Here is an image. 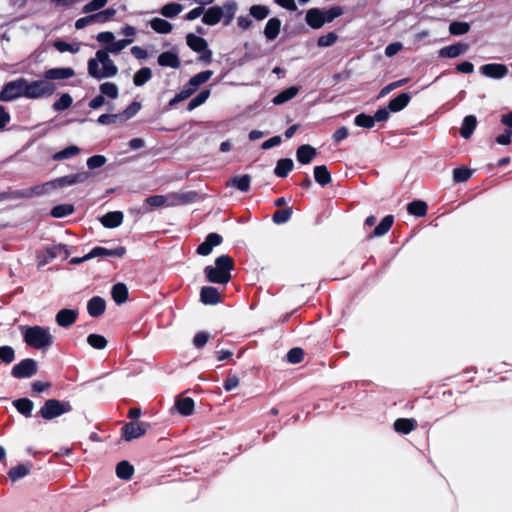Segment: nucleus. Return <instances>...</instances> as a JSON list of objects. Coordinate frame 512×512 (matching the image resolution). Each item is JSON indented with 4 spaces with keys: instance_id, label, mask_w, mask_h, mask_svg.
Listing matches in <instances>:
<instances>
[{
    "instance_id": "26",
    "label": "nucleus",
    "mask_w": 512,
    "mask_h": 512,
    "mask_svg": "<svg viewBox=\"0 0 512 512\" xmlns=\"http://www.w3.org/2000/svg\"><path fill=\"white\" fill-rule=\"evenodd\" d=\"M195 403L191 397L178 398L175 401V408L182 416H190L194 412Z\"/></svg>"
},
{
    "instance_id": "31",
    "label": "nucleus",
    "mask_w": 512,
    "mask_h": 512,
    "mask_svg": "<svg viewBox=\"0 0 512 512\" xmlns=\"http://www.w3.org/2000/svg\"><path fill=\"white\" fill-rule=\"evenodd\" d=\"M281 29V21L277 17L270 18L266 23L264 35L268 40H274L278 37Z\"/></svg>"
},
{
    "instance_id": "21",
    "label": "nucleus",
    "mask_w": 512,
    "mask_h": 512,
    "mask_svg": "<svg viewBox=\"0 0 512 512\" xmlns=\"http://www.w3.org/2000/svg\"><path fill=\"white\" fill-rule=\"evenodd\" d=\"M124 219L121 211H111L103 215L99 220L105 228L113 229L119 227Z\"/></svg>"
},
{
    "instance_id": "40",
    "label": "nucleus",
    "mask_w": 512,
    "mask_h": 512,
    "mask_svg": "<svg viewBox=\"0 0 512 512\" xmlns=\"http://www.w3.org/2000/svg\"><path fill=\"white\" fill-rule=\"evenodd\" d=\"M298 92H299V87H297V86H291L289 88H286L274 97L273 103L274 104L285 103V102L291 100L292 98H294L298 94Z\"/></svg>"
},
{
    "instance_id": "28",
    "label": "nucleus",
    "mask_w": 512,
    "mask_h": 512,
    "mask_svg": "<svg viewBox=\"0 0 512 512\" xmlns=\"http://www.w3.org/2000/svg\"><path fill=\"white\" fill-rule=\"evenodd\" d=\"M111 295L116 304L121 305L128 300L129 292L124 283H116L113 285Z\"/></svg>"
},
{
    "instance_id": "24",
    "label": "nucleus",
    "mask_w": 512,
    "mask_h": 512,
    "mask_svg": "<svg viewBox=\"0 0 512 512\" xmlns=\"http://www.w3.org/2000/svg\"><path fill=\"white\" fill-rule=\"evenodd\" d=\"M158 64L162 67H171L177 69L181 66L178 55L171 51H165L158 56Z\"/></svg>"
},
{
    "instance_id": "36",
    "label": "nucleus",
    "mask_w": 512,
    "mask_h": 512,
    "mask_svg": "<svg viewBox=\"0 0 512 512\" xmlns=\"http://www.w3.org/2000/svg\"><path fill=\"white\" fill-rule=\"evenodd\" d=\"M134 471V466L126 460L120 461L116 465V475L122 480H130L134 474Z\"/></svg>"
},
{
    "instance_id": "59",
    "label": "nucleus",
    "mask_w": 512,
    "mask_h": 512,
    "mask_svg": "<svg viewBox=\"0 0 512 512\" xmlns=\"http://www.w3.org/2000/svg\"><path fill=\"white\" fill-rule=\"evenodd\" d=\"M409 80H410L409 78H402L400 80L389 83L388 85H386L385 87H383L381 89L379 96L383 97V96L387 95L388 93H390L391 91H393L394 89H397L399 87L406 85L409 82Z\"/></svg>"
},
{
    "instance_id": "32",
    "label": "nucleus",
    "mask_w": 512,
    "mask_h": 512,
    "mask_svg": "<svg viewBox=\"0 0 512 512\" xmlns=\"http://www.w3.org/2000/svg\"><path fill=\"white\" fill-rule=\"evenodd\" d=\"M186 43L191 50L197 53L202 52V50H206L208 47L207 41L203 37L197 36L193 33H189L186 36Z\"/></svg>"
},
{
    "instance_id": "51",
    "label": "nucleus",
    "mask_w": 512,
    "mask_h": 512,
    "mask_svg": "<svg viewBox=\"0 0 512 512\" xmlns=\"http://www.w3.org/2000/svg\"><path fill=\"white\" fill-rule=\"evenodd\" d=\"M354 124L359 127L370 129L375 124V118L371 115L360 113L355 117Z\"/></svg>"
},
{
    "instance_id": "33",
    "label": "nucleus",
    "mask_w": 512,
    "mask_h": 512,
    "mask_svg": "<svg viewBox=\"0 0 512 512\" xmlns=\"http://www.w3.org/2000/svg\"><path fill=\"white\" fill-rule=\"evenodd\" d=\"M13 406L16 410L26 418L32 416L34 403L29 398H19L13 401Z\"/></svg>"
},
{
    "instance_id": "42",
    "label": "nucleus",
    "mask_w": 512,
    "mask_h": 512,
    "mask_svg": "<svg viewBox=\"0 0 512 512\" xmlns=\"http://www.w3.org/2000/svg\"><path fill=\"white\" fill-rule=\"evenodd\" d=\"M292 214H293L292 207L278 209L273 213L272 221L277 225L284 224L291 219Z\"/></svg>"
},
{
    "instance_id": "39",
    "label": "nucleus",
    "mask_w": 512,
    "mask_h": 512,
    "mask_svg": "<svg viewBox=\"0 0 512 512\" xmlns=\"http://www.w3.org/2000/svg\"><path fill=\"white\" fill-rule=\"evenodd\" d=\"M150 26L155 32L160 34H168L173 29V26L170 22L158 17L150 20Z\"/></svg>"
},
{
    "instance_id": "44",
    "label": "nucleus",
    "mask_w": 512,
    "mask_h": 512,
    "mask_svg": "<svg viewBox=\"0 0 512 512\" xmlns=\"http://www.w3.org/2000/svg\"><path fill=\"white\" fill-rule=\"evenodd\" d=\"M79 153H80V148L75 145H71V146H68V147L64 148L63 150L53 154L52 159L54 161H61L64 159H70V158L78 155Z\"/></svg>"
},
{
    "instance_id": "49",
    "label": "nucleus",
    "mask_w": 512,
    "mask_h": 512,
    "mask_svg": "<svg viewBox=\"0 0 512 512\" xmlns=\"http://www.w3.org/2000/svg\"><path fill=\"white\" fill-rule=\"evenodd\" d=\"M87 342L91 347L97 350L106 348L108 344L107 339L100 334H90L87 337Z\"/></svg>"
},
{
    "instance_id": "46",
    "label": "nucleus",
    "mask_w": 512,
    "mask_h": 512,
    "mask_svg": "<svg viewBox=\"0 0 512 512\" xmlns=\"http://www.w3.org/2000/svg\"><path fill=\"white\" fill-rule=\"evenodd\" d=\"M210 96V89H203L200 91V93L195 96L193 99H191L187 105V110L192 111L199 107L200 105L204 104L206 100Z\"/></svg>"
},
{
    "instance_id": "12",
    "label": "nucleus",
    "mask_w": 512,
    "mask_h": 512,
    "mask_svg": "<svg viewBox=\"0 0 512 512\" xmlns=\"http://www.w3.org/2000/svg\"><path fill=\"white\" fill-rule=\"evenodd\" d=\"M469 49L467 43L458 42L441 48L438 52L440 58H456Z\"/></svg>"
},
{
    "instance_id": "58",
    "label": "nucleus",
    "mask_w": 512,
    "mask_h": 512,
    "mask_svg": "<svg viewBox=\"0 0 512 512\" xmlns=\"http://www.w3.org/2000/svg\"><path fill=\"white\" fill-rule=\"evenodd\" d=\"M250 15L256 20H263L269 15V9L264 5H253L250 7Z\"/></svg>"
},
{
    "instance_id": "38",
    "label": "nucleus",
    "mask_w": 512,
    "mask_h": 512,
    "mask_svg": "<svg viewBox=\"0 0 512 512\" xmlns=\"http://www.w3.org/2000/svg\"><path fill=\"white\" fill-rule=\"evenodd\" d=\"M428 205L422 200H413L407 205V211L410 215L423 217L427 214Z\"/></svg>"
},
{
    "instance_id": "13",
    "label": "nucleus",
    "mask_w": 512,
    "mask_h": 512,
    "mask_svg": "<svg viewBox=\"0 0 512 512\" xmlns=\"http://www.w3.org/2000/svg\"><path fill=\"white\" fill-rule=\"evenodd\" d=\"M480 71L483 75L494 79L503 78L508 73L507 67L499 63L485 64L480 67Z\"/></svg>"
},
{
    "instance_id": "60",
    "label": "nucleus",
    "mask_w": 512,
    "mask_h": 512,
    "mask_svg": "<svg viewBox=\"0 0 512 512\" xmlns=\"http://www.w3.org/2000/svg\"><path fill=\"white\" fill-rule=\"evenodd\" d=\"M167 198L164 195H152L145 199V204H147L151 209L162 207L166 204Z\"/></svg>"
},
{
    "instance_id": "50",
    "label": "nucleus",
    "mask_w": 512,
    "mask_h": 512,
    "mask_svg": "<svg viewBox=\"0 0 512 512\" xmlns=\"http://www.w3.org/2000/svg\"><path fill=\"white\" fill-rule=\"evenodd\" d=\"M472 176V171L465 167H458L453 170V181L455 183H463L468 181Z\"/></svg>"
},
{
    "instance_id": "54",
    "label": "nucleus",
    "mask_w": 512,
    "mask_h": 512,
    "mask_svg": "<svg viewBox=\"0 0 512 512\" xmlns=\"http://www.w3.org/2000/svg\"><path fill=\"white\" fill-rule=\"evenodd\" d=\"M73 99L70 94L64 93L61 97L54 102L53 109L55 111H63L68 109L72 105Z\"/></svg>"
},
{
    "instance_id": "25",
    "label": "nucleus",
    "mask_w": 512,
    "mask_h": 512,
    "mask_svg": "<svg viewBox=\"0 0 512 512\" xmlns=\"http://www.w3.org/2000/svg\"><path fill=\"white\" fill-rule=\"evenodd\" d=\"M394 223L393 215L385 216L381 222L375 227V229L367 236L368 239L374 237H381L385 235L392 227Z\"/></svg>"
},
{
    "instance_id": "47",
    "label": "nucleus",
    "mask_w": 512,
    "mask_h": 512,
    "mask_svg": "<svg viewBox=\"0 0 512 512\" xmlns=\"http://www.w3.org/2000/svg\"><path fill=\"white\" fill-rule=\"evenodd\" d=\"M470 24L467 22L453 21L449 25V32L451 35L460 36L468 33Z\"/></svg>"
},
{
    "instance_id": "63",
    "label": "nucleus",
    "mask_w": 512,
    "mask_h": 512,
    "mask_svg": "<svg viewBox=\"0 0 512 512\" xmlns=\"http://www.w3.org/2000/svg\"><path fill=\"white\" fill-rule=\"evenodd\" d=\"M237 6L234 1H230L224 4L223 11L225 10V14L223 17H225L224 24L228 25L234 18L235 12H236Z\"/></svg>"
},
{
    "instance_id": "6",
    "label": "nucleus",
    "mask_w": 512,
    "mask_h": 512,
    "mask_svg": "<svg viewBox=\"0 0 512 512\" xmlns=\"http://www.w3.org/2000/svg\"><path fill=\"white\" fill-rule=\"evenodd\" d=\"M55 89V85L45 79L32 81L30 83L24 79V97L29 99L50 96L54 93Z\"/></svg>"
},
{
    "instance_id": "61",
    "label": "nucleus",
    "mask_w": 512,
    "mask_h": 512,
    "mask_svg": "<svg viewBox=\"0 0 512 512\" xmlns=\"http://www.w3.org/2000/svg\"><path fill=\"white\" fill-rule=\"evenodd\" d=\"M304 359V351L302 348L295 347L288 351L287 360L292 364L300 363Z\"/></svg>"
},
{
    "instance_id": "56",
    "label": "nucleus",
    "mask_w": 512,
    "mask_h": 512,
    "mask_svg": "<svg viewBox=\"0 0 512 512\" xmlns=\"http://www.w3.org/2000/svg\"><path fill=\"white\" fill-rule=\"evenodd\" d=\"M116 9L109 7L105 10H102L98 13L93 14L95 22L105 23L110 21L116 15Z\"/></svg>"
},
{
    "instance_id": "34",
    "label": "nucleus",
    "mask_w": 512,
    "mask_h": 512,
    "mask_svg": "<svg viewBox=\"0 0 512 512\" xmlns=\"http://www.w3.org/2000/svg\"><path fill=\"white\" fill-rule=\"evenodd\" d=\"M294 167L293 160L290 158H281L277 161L274 173L277 177L285 178Z\"/></svg>"
},
{
    "instance_id": "9",
    "label": "nucleus",
    "mask_w": 512,
    "mask_h": 512,
    "mask_svg": "<svg viewBox=\"0 0 512 512\" xmlns=\"http://www.w3.org/2000/svg\"><path fill=\"white\" fill-rule=\"evenodd\" d=\"M21 96H24V78L6 83L0 92V101L8 102Z\"/></svg>"
},
{
    "instance_id": "48",
    "label": "nucleus",
    "mask_w": 512,
    "mask_h": 512,
    "mask_svg": "<svg viewBox=\"0 0 512 512\" xmlns=\"http://www.w3.org/2000/svg\"><path fill=\"white\" fill-rule=\"evenodd\" d=\"M99 89L103 96H107L111 99H116L119 95V89L117 85L112 82L102 83Z\"/></svg>"
},
{
    "instance_id": "11",
    "label": "nucleus",
    "mask_w": 512,
    "mask_h": 512,
    "mask_svg": "<svg viewBox=\"0 0 512 512\" xmlns=\"http://www.w3.org/2000/svg\"><path fill=\"white\" fill-rule=\"evenodd\" d=\"M127 252L126 247L124 246H118L113 249H108L102 246H96L89 252V257L95 258V257H118L122 258L125 256Z\"/></svg>"
},
{
    "instance_id": "35",
    "label": "nucleus",
    "mask_w": 512,
    "mask_h": 512,
    "mask_svg": "<svg viewBox=\"0 0 512 512\" xmlns=\"http://www.w3.org/2000/svg\"><path fill=\"white\" fill-rule=\"evenodd\" d=\"M314 179L322 187L328 185L332 181L331 173L325 165L314 167Z\"/></svg>"
},
{
    "instance_id": "64",
    "label": "nucleus",
    "mask_w": 512,
    "mask_h": 512,
    "mask_svg": "<svg viewBox=\"0 0 512 512\" xmlns=\"http://www.w3.org/2000/svg\"><path fill=\"white\" fill-rule=\"evenodd\" d=\"M107 2L108 0H92L82 8V12L88 14L94 11H98L102 9L107 4Z\"/></svg>"
},
{
    "instance_id": "27",
    "label": "nucleus",
    "mask_w": 512,
    "mask_h": 512,
    "mask_svg": "<svg viewBox=\"0 0 512 512\" xmlns=\"http://www.w3.org/2000/svg\"><path fill=\"white\" fill-rule=\"evenodd\" d=\"M411 95L409 93H400L395 98L391 99L388 103V109L391 112H399L403 110L410 102Z\"/></svg>"
},
{
    "instance_id": "17",
    "label": "nucleus",
    "mask_w": 512,
    "mask_h": 512,
    "mask_svg": "<svg viewBox=\"0 0 512 512\" xmlns=\"http://www.w3.org/2000/svg\"><path fill=\"white\" fill-rule=\"evenodd\" d=\"M106 302L100 296L92 297L87 303V311L91 317L97 318L104 314Z\"/></svg>"
},
{
    "instance_id": "41",
    "label": "nucleus",
    "mask_w": 512,
    "mask_h": 512,
    "mask_svg": "<svg viewBox=\"0 0 512 512\" xmlns=\"http://www.w3.org/2000/svg\"><path fill=\"white\" fill-rule=\"evenodd\" d=\"M74 211L75 207L73 204H59L51 209L50 215L54 218H63L73 214Z\"/></svg>"
},
{
    "instance_id": "53",
    "label": "nucleus",
    "mask_w": 512,
    "mask_h": 512,
    "mask_svg": "<svg viewBox=\"0 0 512 512\" xmlns=\"http://www.w3.org/2000/svg\"><path fill=\"white\" fill-rule=\"evenodd\" d=\"M141 109V104L137 101H133L128 107L119 114V118L122 121H126L134 117Z\"/></svg>"
},
{
    "instance_id": "52",
    "label": "nucleus",
    "mask_w": 512,
    "mask_h": 512,
    "mask_svg": "<svg viewBox=\"0 0 512 512\" xmlns=\"http://www.w3.org/2000/svg\"><path fill=\"white\" fill-rule=\"evenodd\" d=\"M344 9L341 6H332L327 10H323L324 23H330L337 17L343 15Z\"/></svg>"
},
{
    "instance_id": "23",
    "label": "nucleus",
    "mask_w": 512,
    "mask_h": 512,
    "mask_svg": "<svg viewBox=\"0 0 512 512\" xmlns=\"http://www.w3.org/2000/svg\"><path fill=\"white\" fill-rule=\"evenodd\" d=\"M417 426L418 423L413 418H398L393 424L394 430L400 434H409L415 430Z\"/></svg>"
},
{
    "instance_id": "5",
    "label": "nucleus",
    "mask_w": 512,
    "mask_h": 512,
    "mask_svg": "<svg viewBox=\"0 0 512 512\" xmlns=\"http://www.w3.org/2000/svg\"><path fill=\"white\" fill-rule=\"evenodd\" d=\"M72 405L69 401H61L55 398L47 399L35 417H40L46 421L53 420L63 414L72 411Z\"/></svg>"
},
{
    "instance_id": "19",
    "label": "nucleus",
    "mask_w": 512,
    "mask_h": 512,
    "mask_svg": "<svg viewBox=\"0 0 512 512\" xmlns=\"http://www.w3.org/2000/svg\"><path fill=\"white\" fill-rule=\"evenodd\" d=\"M78 313L75 310L72 309H61L56 314V323L61 327H70L73 325L77 320Z\"/></svg>"
},
{
    "instance_id": "30",
    "label": "nucleus",
    "mask_w": 512,
    "mask_h": 512,
    "mask_svg": "<svg viewBox=\"0 0 512 512\" xmlns=\"http://www.w3.org/2000/svg\"><path fill=\"white\" fill-rule=\"evenodd\" d=\"M477 126V118L474 115H467L464 117L462 126L460 128V135L464 139H469Z\"/></svg>"
},
{
    "instance_id": "57",
    "label": "nucleus",
    "mask_w": 512,
    "mask_h": 512,
    "mask_svg": "<svg viewBox=\"0 0 512 512\" xmlns=\"http://www.w3.org/2000/svg\"><path fill=\"white\" fill-rule=\"evenodd\" d=\"M15 359V350L9 345L0 346V360L10 364Z\"/></svg>"
},
{
    "instance_id": "16",
    "label": "nucleus",
    "mask_w": 512,
    "mask_h": 512,
    "mask_svg": "<svg viewBox=\"0 0 512 512\" xmlns=\"http://www.w3.org/2000/svg\"><path fill=\"white\" fill-rule=\"evenodd\" d=\"M224 16L223 8L219 6L209 7L204 10L202 22L206 25L214 26L218 24Z\"/></svg>"
},
{
    "instance_id": "43",
    "label": "nucleus",
    "mask_w": 512,
    "mask_h": 512,
    "mask_svg": "<svg viewBox=\"0 0 512 512\" xmlns=\"http://www.w3.org/2000/svg\"><path fill=\"white\" fill-rule=\"evenodd\" d=\"M152 78V71L149 67L139 69L133 76V83L135 86H143Z\"/></svg>"
},
{
    "instance_id": "3",
    "label": "nucleus",
    "mask_w": 512,
    "mask_h": 512,
    "mask_svg": "<svg viewBox=\"0 0 512 512\" xmlns=\"http://www.w3.org/2000/svg\"><path fill=\"white\" fill-rule=\"evenodd\" d=\"M215 265L204 268L206 280L215 284H227L231 280V272L235 267L232 257L227 254L220 255L214 261Z\"/></svg>"
},
{
    "instance_id": "18",
    "label": "nucleus",
    "mask_w": 512,
    "mask_h": 512,
    "mask_svg": "<svg viewBox=\"0 0 512 512\" xmlns=\"http://www.w3.org/2000/svg\"><path fill=\"white\" fill-rule=\"evenodd\" d=\"M305 21L312 29H320L325 23L323 10L320 8H311L307 11Z\"/></svg>"
},
{
    "instance_id": "22",
    "label": "nucleus",
    "mask_w": 512,
    "mask_h": 512,
    "mask_svg": "<svg viewBox=\"0 0 512 512\" xmlns=\"http://www.w3.org/2000/svg\"><path fill=\"white\" fill-rule=\"evenodd\" d=\"M317 155V150L309 144H303L296 150L297 161L301 164H309Z\"/></svg>"
},
{
    "instance_id": "4",
    "label": "nucleus",
    "mask_w": 512,
    "mask_h": 512,
    "mask_svg": "<svg viewBox=\"0 0 512 512\" xmlns=\"http://www.w3.org/2000/svg\"><path fill=\"white\" fill-rule=\"evenodd\" d=\"M23 340L31 348L45 349L53 344V336L48 327L27 326L23 331Z\"/></svg>"
},
{
    "instance_id": "29",
    "label": "nucleus",
    "mask_w": 512,
    "mask_h": 512,
    "mask_svg": "<svg viewBox=\"0 0 512 512\" xmlns=\"http://www.w3.org/2000/svg\"><path fill=\"white\" fill-rule=\"evenodd\" d=\"M251 176L244 174L242 176H234L229 179L227 186L234 187L241 192H247L250 189Z\"/></svg>"
},
{
    "instance_id": "45",
    "label": "nucleus",
    "mask_w": 512,
    "mask_h": 512,
    "mask_svg": "<svg viewBox=\"0 0 512 512\" xmlns=\"http://www.w3.org/2000/svg\"><path fill=\"white\" fill-rule=\"evenodd\" d=\"M183 7L181 4L176 2H170L165 4L161 10L160 13L167 18H174L176 17L181 11Z\"/></svg>"
},
{
    "instance_id": "62",
    "label": "nucleus",
    "mask_w": 512,
    "mask_h": 512,
    "mask_svg": "<svg viewBox=\"0 0 512 512\" xmlns=\"http://www.w3.org/2000/svg\"><path fill=\"white\" fill-rule=\"evenodd\" d=\"M338 39V35L335 32H329L326 35H322L317 40L319 47H329L333 45Z\"/></svg>"
},
{
    "instance_id": "7",
    "label": "nucleus",
    "mask_w": 512,
    "mask_h": 512,
    "mask_svg": "<svg viewBox=\"0 0 512 512\" xmlns=\"http://www.w3.org/2000/svg\"><path fill=\"white\" fill-rule=\"evenodd\" d=\"M150 427L151 425L148 422L131 421L124 424L121 428V434L126 441H131L145 435Z\"/></svg>"
},
{
    "instance_id": "1",
    "label": "nucleus",
    "mask_w": 512,
    "mask_h": 512,
    "mask_svg": "<svg viewBox=\"0 0 512 512\" xmlns=\"http://www.w3.org/2000/svg\"><path fill=\"white\" fill-rule=\"evenodd\" d=\"M91 177V173L88 171L78 172L76 174L65 175L58 177L51 181H47L40 185H35L26 189H20L16 196H20V199H28L36 196H42L49 194L52 190L62 189L68 186H72L79 183L86 182Z\"/></svg>"
},
{
    "instance_id": "2",
    "label": "nucleus",
    "mask_w": 512,
    "mask_h": 512,
    "mask_svg": "<svg viewBox=\"0 0 512 512\" xmlns=\"http://www.w3.org/2000/svg\"><path fill=\"white\" fill-rule=\"evenodd\" d=\"M109 51L100 49L96 52L95 58L88 60V74L94 79L114 77L118 74V67L109 56Z\"/></svg>"
},
{
    "instance_id": "55",
    "label": "nucleus",
    "mask_w": 512,
    "mask_h": 512,
    "mask_svg": "<svg viewBox=\"0 0 512 512\" xmlns=\"http://www.w3.org/2000/svg\"><path fill=\"white\" fill-rule=\"evenodd\" d=\"M132 42H133V39H131V38L121 39L119 41H112L111 45L106 46V49L110 53L117 54L120 51H122L125 47L130 45Z\"/></svg>"
},
{
    "instance_id": "37",
    "label": "nucleus",
    "mask_w": 512,
    "mask_h": 512,
    "mask_svg": "<svg viewBox=\"0 0 512 512\" xmlns=\"http://www.w3.org/2000/svg\"><path fill=\"white\" fill-rule=\"evenodd\" d=\"M32 468V463H26V464H19L15 467H12L8 471V477L12 481H17L25 476H27Z\"/></svg>"
},
{
    "instance_id": "15",
    "label": "nucleus",
    "mask_w": 512,
    "mask_h": 512,
    "mask_svg": "<svg viewBox=\"0 0 512 512\" xmlns=\"http://www.w3.org/2000/svg\"><path fill=\"white\" fill-rule=\"evenodd\" d=\"M200 300L205 305H216L221 302V296L216 287L204 286L200 291Z\"/></svg>"
},
{
    "instance_id": "10",
    "label": "nucleus",
    "mask_w": 512,
    "mask_h": 512,
    "mask_svg": "<svg viewBox=\"0 0 512 512\" xmlns=\"http://www.w3.org/2000/svg\"><path fill=\"white\" fill-rule=\"evenodd\" d=\"M223 242V238L218 233H209L205 240L197 247L196 252L199 255H209L213 248L220 245Z\"/></svg>"
},
{
    "instance_id": "20",
    "label": "nucleus",
    "mask_w": 512,
    "mask_h": 512,
    "mask_svg": "<svg viewBox=\"0 0 512 512\" xmlns=\"http://www.w3.org/2000/svg\"><path fill=\"white\" fill-rule=\"evenodd\" d=\"M75 75V72L70 67L65 68H52L44 72V78L46 81L49 80H61L68 79Z\"/></svg>"
},
{
    "instance_id": "8",
    "label": "nucleus",
    "mask_w": 512,
    "mask_h": 512,
    "mask_svg": "<svg viewBox=\"0 0 512 512\" xmlns=\"http://www.w3.org/2000/svg\"><path fill=\"white\" fill-rule=\"evenodd\" d=\"M37 372V362L32 358H26L13 366L11 375L16 379H24L34 376Z\"/></svg>"
},
{
    "instance_id": "14",
    "label": "nucleus",
    "mask_w": 512,
    "mask_h": 512,
    "mask_svg": "<svg viewBox=\"0 0 512 512\" xmlns=\"http://www.w3.org/2000/svg\"><path fill=\"white\" fill-rule=\"evenodd\" d=\"M212 75L213 72L211 70L201 71L192 76L184 87L191 92V95H193L198 90L199 86L206 83Z\"/></svg>"
}]
</instances>
